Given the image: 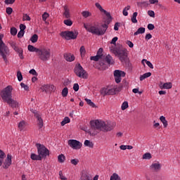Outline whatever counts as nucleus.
I'll return each instance as SVG.
<instances>
[{
  "label": "nucleus",
  "mask_w": 180,
  "mask_h": 180,
  "mask_svg": "<svg viewBox=\"0 0 180 180\" xmlns=\"http://www.w3.org/2000/svg\"><path fill=\"white\" fill-rule=\"evenodd\" d=\"M21 88H23L25 91H29V86L26 85L25 83L22 82L20 83Z\"/></svg>",
  "instance_id": "nucleus-52"
},
{
  "label": "nucleus",
  "mask_w": 180,
  "mask_h": 180,
  "mask_svg": "<svg viewBox=\"0 0 180 180\" xmlns=\"http://www.w3.org/2000/svg\"><path fill=\"white\" fill-rule=\"evenodd\" d=\"M37 153L41 159L46 158L47 155H49L50 152L49 151V149H47L46 146L40 143H37Z\"/></svg>",
  "instance_id": "nucleus-9"
},
{
  "label": "nucleus",
  "mask_w": 180,
  "mask_h": 180,
  "mask_svg": "<svg viewBox=\"0 0 180 180\" xmlns=\"http://www.w3.org/2000/svg\"><path fill=\"white\" fill-rule=\"evenodd\" d=\"M25 126H26V122H25V121L20 122L18 124L19 130H20V131H22V130H23V129H25Z\"/></svg>",
  "instance_id": "nucleus-30"
},
{
  "label": "nucleus",
  "mask_w": 180,
  "mask_h": 180,
  "mask_svg": "<svg viewBox=\"0 0 180 180\" xmlns=\"http://www.w3.org/2000/svg\"><path fill=\"white\" fill-rule=\"evenodd\" d=\"M13 88L12 86H7L0 92V96L3 99L4 102H6L11 108H19V103L12 98V91Z\"/></svg>",
  "instance_id": "nucleus-2"
},
{
  "label": "nucleus",
  "mask_w": 180,
  "mask_h": 180,
  "mask_svg": "<svg viewBox=\"0 0 180 180\" xmlns=\"http://www.w3.org/2000/svg\"><path fill=\"white\" fill-rule=\"evenodd\" d=\"M84 101H86L87 105H89L91 108H96V105L92 101H91V99L85 98Z\"/></svg>",
  "instance_id": "nucleus-33"
},
{
  "label": "nucleus",
  "mask_w": 180,
  "mask_h": 180,
  "mask_svg": "<svg viewBox=\"0 0 180 180\" xmlns=\"http://www.w3.org/2000/svg\"><path fill=\"white\" fill-rule=\"evenodd\" d=\"M63 11H64L63 16L66 19H70V18H71V13H70V8H68V6H64Z\"/></svg>",
  "instance_id": "nucleus-15"
},
{
  "label": "nucleus",
  "mask_w": 180,
  "mask_h": 180,
  "mask_svg": "<svg viewBox=\"0 0 180 180\" xmlns=\"http://www.w3.org/2000/svg\"><path fill=\"white\" fill-rule=\"evenodd\" d=\"M49 16H50L49 13H47V12L44 13V14L42 15V20H44V22H46V20H47V18H49Z\"/></svg>",
  "instance_id": "nucleus-49"
},
{
  "label": "nucleus",
  "mask_w": 180,
  "mask_h": 180,
  "mask_svg": "<svg viewBox=\"0 0 180 180\" xmlns=\"http://www.w3.org/2000/svg\"><path fill=\"white\" fill-rule=\"evenodd\" d=\"M78 162H79V160H78V159L71 160V164H72L73 165H77L78 164Z\"/></svg>",
  "instance_id": "nucleus-59"
},
{
  "label": "nucleus",
  "mask_w": 180,
  "mask_h": 180,
  "mask_svg": "<svg viewBox=\"0 0 180 180\" xmlns=\"http://www.w3.org/2000/svg\"><path fill=\"white\" fill-rule=\"evenodd\" d=\"M142 158H143V160H151V158H153V157L151 156V153H146L143 155Z\"/></svg>",
  "instance_id": "nucleus-32"
},
{
  "label": "nucleus",
  "mask_w": 180,
  "mask_h": 180,
  "mask_svg": "<svg viewBox=\"0 0 180 180\" xmlns=\"http://www.w3.org/2000/svg\"><path fill=\"white\" fill-rule=\"evenodd\" d=\"M71 122V120H70V117H65L63 120L60 122L61 126H65L67 123H70Z\"/></svg>",
  "instance_id": "nucleus-29"
},
{
  "label": "nucleus",
  "mask_w": 180,
  "mask_h": 180,
  "mask_svg": "<svg viewBox=\"0 0 180 180\" xmlns=\"http://www.w3.org/2000/svg\"><path fill=\"white\" fill-rule=\"evenodd\" d=\"M105 61L106 63L109 64L110 65H112L115 64V60H113V58L110 56V55H108L105 58Z\"/></svg>",
  "instance_id": "nucleus-19"
},
{
  "label": "nucleus",
  "mask_w": 180,
  "mask_h": 180,
  "mask_svg": "<svg viewBox=\"0 0 180 180\" xmlns=\"http://www.w3.org/2000/svg\"><path fill=\"white\" fill-rule=\"evenodd\" d=\"M146 28L144 27H140L138 29V30L134 32V36H137V34H143V33H145Z\"/></svg>",
  "instance_id": "nucleus-25"
},
{
  "label": "nucleus",
  "mask_w": 180,
  "mask_h": 180,
  "mask_svg": "<svg viewBox=\"0 0 180 180\" xmlns=\"http://www.w3.org/2000/svg\"><path fill=\"white\" fill-rule=\"evenodd\" d=\"M151 75V72H148L146 73H144L143 75H141L139 77L140 81H144L146 78H149V77Z\"/></svg>",
  "instance_id": "nucleus-24"
},
{
  "label": "nucleus",
  "mask_w": 180,
  "mask_h": 180,
  "mask_svg": "<svg viewBox=\"0 0 180 180\" xmlns=\"http://www.w3.org/2000/svg\"><path fill=\"white\" fill-rule=\"evenodd\" d=\"M4 158H5V153L2 150H0V167L2 166Z\"/></svg>",
  "instance_id": "nucleus-28"
},
{
  "label": "nucleus",
  "mask_w": 180,
  "mask_h": 180,
  "mask_svg": "<svg viewBox=\"0 0 180 180\" xmlns=\"http://www.w3.org/2000/svg\"><path fill=\"white\" fill-rule=\"evenodd\" d=\"M27 49L31 52V53H39V48H36L34 47V46L32 45H28L27 46Z\"/></svg>",
  "instance_id": "nucleus-22"
},
{
  "label": "nucleus",
  "mask_w": 180,
  "mask_h": 180,
  "mask_svg": "<svg viewBox=\"0 0 180 180\" xmlns=\"http://www.w3.org/2000/svg\"><path fill=\"white\" fill-rule=\"evenodd\" d=\"M11 34H12V36H16V34H18V30L15 27H11Z\"/></svg>",
  "instance_id": "nucleus-45"
},
{
  "label": "nucleus",
  "mask_w": 180,
  "mask_h": 180,
  "mask_svg": "<svg viewBox=\"0 0 180 180\" xmlns=\"http://www.w3.org/2000/svg\"><path fill=\"white\" fill-rule=\"evenodd\" d=\"M95 6L97 8V9H99L100 12H103V13H105V15H106L107 19L105 22L106 23H108V25H109V23L112 22V16L110 15V13H108L106 10L103 9V8H102V6H101L99 3H96Z\"/></svg>",
  "instance_id": "nucleus-12"
},
{
  "label": "nucleus",
  "mask_w": 180,
  "mask_h": 180,
  "mask_svg": "<svg viewBox=\"0 0 180 180\" xmlns=\"http://www.w3.org/2000/svg\"><path fill=\"white\" fill-rule=\"evenodd\" d=\"M22 20H30V16H29V15L27 14H24L23 16H22Z\"/></svg>",
  "instance_id": "nucleus-56"
},
{
  "label": "nucleus",
  "mask_w": 180,
  "mask_h": 180,
  "mask_svg": "<svg viewBox=\"0 0 180 180\" xmlns=\"http://www.w3.org/2000/svg\"><path fill=\"white\" fill-rule=\"evenodd\" d=\"M37 56L41 61H49L51 57V50L49 48H39Z\"/></svg>",
  "instance_id": "nucleus-4"
},
{
  "label": "nucleus",
  "mask_w": 180,
  "mask_h": 180,
  "mask_svg": "<svg viewBox=\"0 0 180 180\" xmlns=\"http://www.w3.org/2000/svg\"><path fill=\"white\" fill-rule=\"evenodd\" d=\"M64 58L66 60V61H69L70 63L75 60V57L71 53H65Z\"/></svg>",
  "instance_id": "nucleus-18"
},
{
  "label": "nucleus",
  "mask_w": 180,
  "mask_h": 180,
  "mask_svg": "<svg viewBox=\"0 0 180 180\" xmlns=\"http://www.w3.org/2000/svg\"><path fill=\"white\" fill-rule=\"evenodd\" d=\"M117 89L112 87H104L101 90V95L106 96V95H115Z\"/></svg>",
  "instance_id": "nucleus-10"
},
{
  "label": "nucleus",
  "mask_w": 180,
  "mask_h": 180,
  "mask_svg": "<svg viewBox=\"0 0 180 180\" xmlns=\"http://www.w3.org/2000/svg\"><path fill=\"white\" fill-rule=\"evenodd\" d=\"M144 61H145L146 64L148 65V67H149V68H151L152 70L154 68L153 63H151V62H150L146 59H143L142 64H144Z\"/></svg>",
  "instance_id": "nucleus-31"
},
{
  "label": "nucleus",
  "mask_w": 180,
  "mask_h": 180,
  "mask_svg": "<svg viewBox=\"0 0 180 180\" xmlns=\"http://www.w3.org/2000/svg\"><path fill=\"white\" fill-rule=\"evenodd\" d=\"M150 169H151L153 172H160V171H161V164L160 162H153L150 166Z\"/></svg>",
  "instance_id": "nucleus-13"
},
{
  "label": "nucleus",
  "mask_w": 180,
  "mask_h": 180,
  "mask_svg": "<svg viewBox=\"0 0 180 180\" xmlns=\"http://www.w3.org/2000/svg\"><path fill=\"white\" fill-rule=\"evenodd\" d=\"M91 60L93 61H99V60H102V58H100L98 55H96V56H91Z\"/></svg>",
  "instance_id": "nucleus-50"
},
{
  "label": "nucleus",
  "mask_w": 180,
  "mask_h": 180,
  "mask_svg": "<svg viewBox=\"0 0 180 180\" xmlns=\"http://www.w3.org/2000/svg\"><path fill=\"white\" fill-rule=\"evenodd\" d=\"M68 144L71 148H73V150H79V148L82 147V143L75 139H70L68 141Z\"/></svg>",
  "instance_id": "nucleus-11"
},
{
  "label": "nucleus",
  "mask_w": 180,
  "mask_h": 180,
  "mask_svg": "<svg viewBox=\"0 0 180 180\" xmlns=\"http://www.w3.org/2000/svg\"><path fill=\"white\" fill-rule=\"evenodd\" d=\"M63 23L66 25V26H72V21L70 20V18H68L67 20H65L63 21Z\"/></svg>",
  "instance_id": "nucleus-41"
},
{
  "label": "nucleus",
  "mask_w": 180,
  "mask_h": 180,
  "mask_svg": "<svg viewBox=\"0 0 180 180\" xmlns=\"http://www.w3.org/2000/svg\"><path fill=\"white\" fill-rule=\"evenodd\" d=\"M108 23L103 24V25H86L84 24V28L89 33H92V34H96L97 36H103L105 33H106V30H108Z\"/></svg>",
  "instance_id": "nucleus-3"
},
{
  "label": "nucleus",
  "mask_w": 180,
  "mask_h": 180,
  "mask_svg": "<svg viewBox=\"0 0 180 180\" xmlns=\"http://www.w3.org/2000/svg\"><path fill=\"white\" fill-rule=\"evenodd\" d=\"M155 27L154 26V25H153V24H148V30H154V28H155Z\"/></svg>",
  "instance_id": "nucleus-64"
},
{
  "label": "nucleus",
  "mask_w": 180,
  "mask_h": 180,
  "mask_svg": "<svg viewBox=\"0 0 180 180\" xmlns=\"http://www.w3.org/2000/svg\"><path fill=\"white\" fill-rule=\"evenodd\" d=\"M42 92H49V84H45L41 87Z\"/></svg>",
  "instance_id": "nucleus-46"
},
{
  "label": "nucleus",
  "mask_w": 180,
  "mask_h": 180,
  "mask_svg": "<svg viewBox=\"0 0 180 180\" xmlns=\"http://www.w3.org/2000/svg\"><path fill=\"white\" fill-rule=\"evenodd\" d=\"M15 0H5L6 5H12V4L15 3Z\"/></svg>",
  "instance_id": "nucleus-58"
},
{
  "label": "nucleus",
  "mask_w": 180,
  "mask_h": 180,
  "mask_svg": "<svg viewBox=\"0 0 180 180\" xmlns=\"http://www.w3.org/2000/svg\"><path fill=\"white\" fill-rule=\"evenodd\" d=\"M160 89H171L172 88V83L166 82L165 84L160 83Z\"/></svg>",
  "instance_id": "nucleus-16"
},
{
  "label": "nucleus",
  "mask_w": 180,
  "mask_h": 180,
  "mask_svg": "<svg viewBox=\"0 0 180 180\" xmlns=\"http://www.w3.org/2000/svg\"><path fill=\"white\" fill-rule=\"evenodd\" d=\"M31 160L33 161H41V157L39 155L32 153L30 156Z\"/></svg>",
  "instance_id": "nucleus-21"
},
{
  "label": "nucleus",
  "mask_w": 180,
  "mask_h": 180,
  "mask_svg": "<svg viewBox=\"0 0 180 180\" xmlns=\"http://www.w3.org/2000/svg\"><path fill=\"white\" fill-rule=\"evenodd\" d=\"M4 36L0 35V56L2 57L4 61H7L8 54H9V49L5 43H4V41H2V38Z\"/></svg>",
  "instance_id": "nucleus-5"
},
{
  "label": "nucleus",
  "mask_w": 180,
  "mask_h": 180,
  "mask_svg": "<svg viewBox=\"0 0 180 180\" xmlns=\"http://www.w3.org/2000/svg\"><path fill=\"white\" fill-rule=\"evenodd\" d=\"M74 72L79 78H83L84 79L87 78L88 74H86V71L84 70V68L79 63L75 67Z\"/></svg>",
  "instance_id": "nucleus-6"
},
{
  "label": "nucleus",
  "mask_w": 180,
  "mask_h": 180,
  "mask_svg": "<svg viewBox=\"0 0 180 180\" xmlns=\"http://www.w3.org/2000/svg\"><path fill=\"white\" fill-rule=\"evenodd\" d=\"M85 53H86L85 46H81V48H80V54H81L82 57L85 56Z\"/></svg>",
  "instance_id": "nucleus-47"
},
{
  "label": "nucleus",
  "mask_w": 180,
  "mask_h": 180,
  "mask_svg": "<svg viewBox=\"0 0 180 180\" xmlns=\"http://www.w3.org/2000/svg\"><path fill=\"white\" fill-rule=\"evenodd\" d=\"M30 74H32V75H35L37 77V72L34 69H32L30 70Z\"/></svg>",
  "instance_id": "nucleus-63"
},
{
  "label": "nucleus",
  "mask_w": 180,
  "mask_h": 180,
  "mask_svg": "<svg viewBox=\"0 0 180 180\" xmlns=\"http://www.w3.org/2000/svg\"><path fill=\"white\" fill-rule=\"evenodd\" d=\"M11 165H12V155L8 154L7 158L4 162L3 168L8 169Z\"/></svg>",
  "instance_id": "nucleus-14"
},
{
  "label": "nucleus",
  "mask_w": 180,
  "mask_h": 180,
  "mask_svg": "<svg viewBox=\"0 0 180 180\" xmlns=\"http://www.w3.org/2000/svg\"><path fill=\"white\" fill-rule=\"evenodd\" d=\"M79 180H91V176L86 172H82Z\"/></svg>",
  "instance_id": "nucleus-23"
},
{
  "label": "nucleus",
  "mask_w": 180,
  "mask_h": 180,
  "mask_svg": "<svg viewBox=\"0 0 180 180\" xmlns=\"http://www.w3.org/2000/svg\"><path fill=\"white\" fill-rule=\"evenodd\" d=\"M6 12L7 15H12V12H13V9L11 7H8L6 9Z\"/></svg>",
  "instance_id": "nucleus-51"
},
{
  "label": "nucleus",
  "mask_w": 180,
  "mask_h": 180,
  "mask_svg": "<svg viewBox=\"0 0 180 180\" xmlns=\"http://www.w3.org/2000/svg\"><path fill=\"white\" fill-rule=\"evenodd\" d=\"M73 89L75 92H78V91L79 90V85L77 83H75L74 85H73Z\"/></svg>",
  "instance_id": "nucleus-55"
},
{
  "label": "nucleus",
  "mask_w": 180,
  "mask_h": 180,
  "mask_svg": "<svg viewBox=\"0 0 180 180\" xmlns=\"http://www.w3.org/2000/svg\"><path fill=\"white\" fill-rule=\"evenodd\" d=\"M62 96H63V98H65V96H67V95H68V88L65 87L63 90H62Z\"/></svg>",
  "instance_id": "nucleus-40"
},
{
  "label": "nucleus",
  "mask_w": 180,
  "mask_h": 180,
  "mask_svg": "<svg viewBox=\"0 0 180 180\" xmlns=\"http://www.w3.org/2000/svg\"><path fill=\"white\" fill-rule=\"evenodd\" d=\"M83 18H89V16H91V13L89 11H84L82 13Z\"/></svg>",
  "instance_id": "nucleus-38"
},
{
  "label": "nucleus",
  "mask_w": 180,
  "mask_h": 180,
  "mask_svg": "<svg viewBox=\"0 0 180 180\" xmlns=\"http://www.w3.org/2000/svg\"><path fill=\"white\" fill-rule=\"evenodd\" d=\"M148 15L150 16V18H154V16H155V13H154L153 11H148Z\"/></svg>",
  "instance_id": "nucleus-61"
},
{
  "label": "nucleus",
  "mask_w": 180,
  "mask_h": 180,
  "mask_svg": "<svg viewBox=\"0 0 180 180\" xmlns=\"http://www.w3.org/2000/svg\"><path fill=\"white\" fill-rule=\"evenodd\" d=\"M102 53H103V49L100 48L97 52V56H99V57L102 58L103 57Z\"/></svg>",
  "instance_id": "nucleus-54"
},
{
  "label": "nucleus",
  "mask_w": 180,
  "mask_h": 180,
  "mask_svg": "<svg viewBox=\"0 0 180 180\" xmlns=\"http://www.w3.org/2000/svg\"><path fill=\"white\" fill-rule=\"evenodd\" d=\"M122 110H126V109H127V108H129V103L127 101H124L122 104Z\"/></svg>",
  "instance_id": "nucleus-43"
},
{
  "label": "nucleus",
  "mask_w": 180,
  "mask_h": 180,
  "mask_svg": "<svg viewBox=\"0 0 180 180\" xmlns=\"http://www.w3.org/2000/svg\"><path fill=\"white\" fill-rule=\"evenodd\" d=\"M49 91H56V86L53 84L49 85L48 84Z\"/></svg>",
  "instance_id": "nucleus-60"
},
{
  "label": "nucleus",
  "mask_w": 180,
  "mask_h": 180,
  "mask_svg": "<svg viewBox=\"0 0 180 180\" xmlns=\"http://www.w3.org/2000/svg\"><path fill=\"white\" fill-rule=\"evenodd\" d=\"M17 78L20 82L23 79V76H22V72L20 71L17 72Z\"/></svg>",
  "instance_id": "nucleus-48"
},
{
  "label": "nucleus",
  "mask_w": 180,
  "mask_h": 180,
  "mask_svg": "<svg viewBox=\"0 0 180 180\" xmlns=\"http://www.w3.org/2000/svg\"><path fill=\"white\" fill-rule=\"evenodd\" d=\"M58 162H64V161H65V156L63 154H60L58 156Z\"/></svg>",
  "instance_id": "nucleus-35"
},
{
  "label": "nucleus",
  "mask_w": 180,
  "mask_h": 180,
  "mask_svg": "<svg viewBox=\"0 0 180 180\" xmlns=\"http://www.w3.org/2000/svg\"><path fill=\"white\" fill-rule=\"evenodd\" d=\"M113 53L115 56H117L121 63H124L127 58V52L126 49H115Z\"/></svg>",
  "instance_id": "nucleus-7"
},
{
  "label": "nucleus",
  "mask_w": 180,
  "mask_h": 180,
  "mask_svg": "<svg viewBox=\"0 0 180 180\" xmlns=\"http://www.w3.org/2000/svg\"><path fill=\"white\" fill-rule=\"evenodd\" d=\"M114 77H126V73L122 70H115Z\"/></svg>",
  "instance_id": "nucleus-20"
},
{
  "label": "nucleus",
  "mask_w": 180,
  "mask_h": 180,
  "mask_svg": "<svg viewBox=\"0 0 180 180\" xmlns=\"http://www.w3.org/2000/svg\"><path fill=\"white\" fill-rule=\"evenodd\" d=\"M84 146L86 147H89V148H94V143L89 140L84 141Z\"/></svg>",
  "instance_id": "nucleus-27"
},
{
  "label": "nucleus",
  "mask_w": 180,
  "mask_h": 180,
  "mask_svg": "<svg viewBox=\"0 0 180 180\" xmlns=\"http://www.w3.org/2000/svg\"><path fill=\"white\" fill-rule=\"evenodd\" d=\"M137 15H138L137 12H134L133 13V15H132V17L131 18V20L132 23H137V19H136Z\"/></svg>",
  "instance_id": "nucleus-34"
},
{
  "label": "nucleus",
  "mask_w": 180,
  "mask_h": 180,
  "mask_svg": "<svg viewBox=\"0 0 180 180\" xmlns=\"http://www.w3.org/2000/svg\"><path fill=\"white\" fill-rule=\"evenodd\" d=\"M110 180H122L120 179V177L119 176V175L116 173H114L111 176Z\"/></svg>",
  "instance_id": "nucleus-37"
},
{
  "label": "nucleus",
  "mask_w": 180,
  "mask_h": 180,
  "mask_svg": "<svg viewBox=\"0 0 180 180\" xmlns=\"http://www.w3.org/2000/svg\"><path fill=\"white\" fill-rule=\"evenodd\" d=\"M15 51L18 53L20 58L23 60V50L20 48L18 51Z\"/></svg>",
  "instance_id": "nucleus-44"
},
{
  "label": "nucleus",
  "mask_w": 180,
  "mask_h": 180,
  "mask_svg": "<svg viewBox=\"0 0 180 180\" xmlns=\"http://www.w3.org/2000/svg\"><path fill=\"white\" fill-rule=\"evenodd\" d=\"M34 117L37 119L38 127L39 129H41L43 127V119H41V117L37 112L34 114Z\"/></svg>",
  "instance_id": "nucleus-17"
},
{
  "label": "nucleus",
  "mask_w": 180,
  "mask_h": 180,
  "mask_svg": "<svg viewBox=\"0 0 180 180\" xmlns=\"http://www.w3.org/2000/svg\"><path fill=\"white\" fill-rule=\"evenodd\" d=\"M127 11H130V6H127L123 9L122 14L124 15V16H127L129 15Z\"/></svg>",
  "instance_id": "nucleus-36"
},
{
  "label": "nucleus",
  "mask_w": 180,
  "mask_h": 180,
  "mask_svg": "<svg viewBox=\"0 0 180 180\" xmlns=\"http://www.w3.org/2000/svg\"><path fill=\"white\" fill-rule=\"evenodd\" d=\"M10 45L12 47V49H13V50H15V51H17L18 50H19V47L16 46V43L11 41L10 42Z\"/></svg>",
  "instance_id": "nucleus-42"
},
{
  "label": "nucleus",
  "mask_w": 180,
  "mask_h": 180,
  "mask_svg": "<svg viewBox=\"0 0 180 180\" xmlns=\"http://www.w3.org/2000/svg\"><path fill=\"white\" fill-rule=\"evenodd\" d=\"M24 35H25V31L20 30V32L18 33V39H22V37H23Z\"/></svg>",
  "instance_id": "nucleus-53"
},
{
  "label": "nucleus",
  "mask_w": 180,
  "mask_h": 180,
  "mask_svg": "<svg viewBox=\"0 0 180 180\" xmlns=\"http://www.w3.org/2000/svg\"><path fill=\"white\" fill-rule=\"evenodd\" d=\"M32 43H36L37 40H39V36H37V34L32 35V37L30 39Z\"/></svg>",
  "instance_id": "nucleus-39"
},
{
  "label": "nucleus",
  "mask_w": 180,
  "mask_h": 180,
  "mask_svg": "<svg viewBox=\"0 0 180 180\" xmlns=\"http://www.w3.org/2000/svg\"><path fill=\"white\" fill-rule=\"evenodd\" d=\"M160 122H162L164 127H168V121H167V120L165 119V117L161 116L160 117Z\"/></svg>",
  "instance_id": "nucleus-26"
},
{
  "label": "nucleus",
  "mask_w": 180,
  "mask_h": 180,
  "mask_svg": "<svg viewBox=\"0 0 180 180\" xmlns=\"http://www.w3.org/2000/svg\"><path fill=\"white\" fill-rule=\"evenodd\" d=\"M91 129L90 134L95 136L98 132H92L93 130H101V131H110L116 127V122H108L107 123L99 120L91 122Z\"/></svg>",
  "instance_id": "nucleus-1"
},
{
  "label": "nucleus",
  "mask_w": 180,
  "mask_h": 180,
  "mask_svg": "<svg viewBox=\"0 0 180 180\" xmlns=\"http://www.w3.org/2000/svg\"><path fill=\"white\" fill-rule=\"evenodd\" d=\"M59 176H60V179H62V180H67V177H65V176L63 174V171H60V172H59Z\"/></svg>",
  "instance_id": "nucleus-57"
},
{
  "label": "nucleus",
  "mask_w": 180,
  "mask_h": 180,
  "mask_svg": "<svg viewBox=\"0 0 180 180\" xmlns=\"http://www.w3.org/2000/svg\"><path fill=\"white\" fill-rule=\"evenodd\" d=\"M60 36L65 40H75V39H77L78 37V32H74L72 31H63L60 33Z\"/></svg>",
  "instance_id": "nucleus-8"
},
{
  "label": "nucleus",
  "mask_w": 180,
  "mask_h": 180,
  "mask_svg": "<svg viewBox=\"0 0 180 180\" xmlns=\"http://www.w3.org/2000/svg\"><path fill=\"white\" fill-rule=\"evenodd\" d=\"M115 82L120 84L122 82V77H115Z\"/></svg>",
  "instance_id": "nucleus-62"
}]
</instances>
